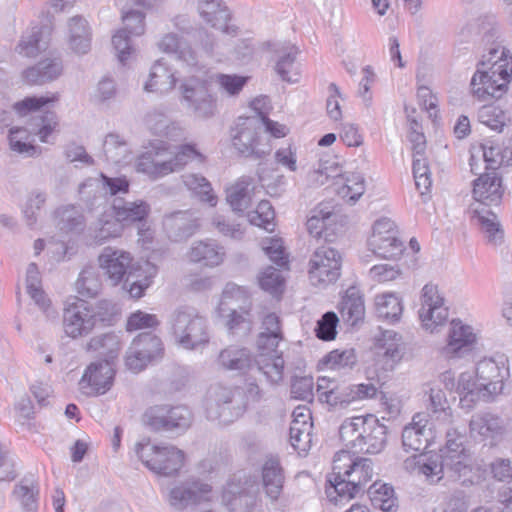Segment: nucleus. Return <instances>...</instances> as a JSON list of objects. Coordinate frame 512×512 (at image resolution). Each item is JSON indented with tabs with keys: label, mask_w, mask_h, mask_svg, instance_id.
Wrapping results in <instances>:
<instances>
[{
	"label": "nucleus",
	"mask_w": 512,
	"mask_h": 512,
	"mask_svg": "<svg viewBox=\"0 0 512 512\" xmlns=\"http://www.w3.org/2000/svg\"><path fill=\"white\" fill-rule=\"evenodd\" d=\"M157 274V267L146 261L140 267L133 277L137 279L132 281L127 290L132 298L139 299L144 295L145 290L152 284L153 278Z\"/></svg>",
	"instance_id": "obj_56"
},
{
	"label": "nucleus",
	"mask_w": 512,
	"mask_h": 512,
	"mask_svg": "<svg viewBox=\"0 0 512 512\" xmlns=\"http://www.w3.org/2000/svg\"><path fill=\"white\" fill-rule=\"evenodd\" d=\"M368 245L374 254L386 259L396 258L403 252L395 223L389 218H381L374 223Z\"/></svg>",
	"instance_id": "obj_17"
},
{
	"label": "nucleus",
	"mask_w": 512,
	"mask_h": 512,
	"mask_svg": "<svg viewBox=\"0 0 512 512\" xmlns=\"http://www.w3.org/2000/svg\"><path fill=\"white\" fill-rule=\"evenodd\" d=\"M473 196L482 207L473 211L472 219L480 226L488 240L497 244L503 238V231L494 212L486 208L498 205L503 196L502 181L497 172H486L474 180Z\"/></svg>",
	"instance_id": "obj_5"
},
{
	"label": "nucleus",
	"mask_w": 512,
	"mask_h": 512,
	"mask_svg": "<svg viewBox=\"0 0 512 512\" xmlns=\"http://www.w3.org/2000/svg\"><path fill=\"white\" fill-rule=\"evenodd\" d=\"M440 461L433 453H415L404 460L403 467L410 473L424 475L430 483H438L444 477Z\"/></svg>",
	"instance_id": "obj_31"
},
{
	"label": "nucleus",
	"mask_w": 512,
	"mask_h": 512,
	"mask_svg": "<svg viewBox=\"0 0 512 512\" xmlns=\"http://www.w3.org/2000/svg\"><path fill=\"white\" fill-rule=\"evenodd\" d=\"M234 392L227 387L216 386L209 391V400L207 402V418L216 421L220 424L226 425L232 422L228 417V408L221 405H227L232 401Z\"/></svg>",
	"instance_id": "obj_38"
},
{
	"label": "nucleus",
	"mask_w": 512,
	"mask_h": 512,
	"mask_svg": "<svg viewBox=\"0 0 512 512\" xmlns=\"http://www.w3.org/2000/svg\"><path fill=\"white\" fill-rule=\"evenodd\" d=\"M157 47L165 54L175 55L191 72H200L202 70L196 53L178 34L171 32L163 35L157 42Z\"/></svg>",
	"instance_id": "obj_25"
},
{
	"label": "nucleus",
	"mask_w": 512,
	"mask_h": 512,
	"mask_svg": "<svg viewBox=\"0 0 512 512\" xmlns=\"http://www.w3.org/2000/svg\"><path fill=\"white\" fill-rule=\"evenodd\" d=\"M512 75H509L507 69L493 71L476 66L470 80V93L472 97L480 102H491L502 98L509 88Z\"/></svg>",
	"instance_id": "obj_12"
},
{
	"label": "nucleus",
	"mask_w": 512,
	"mask_h": 512,
	"mask_svg": "<svg viewBox=\"0 0 512 512\" xmlns=\"http://www.w3.org/2000/svg\"><path fill=\"white\" fill-rule=\"evenodd\" d=\"M168 145L162 141L151 143L150 149L139 155L135 162V170L151 180L163 178L183 169L188 163H202L204 156L193 145H181L169 158Z\"/></svg>",
	"instance_id": "obj_3"
},
{
	"label": "nucleus",
	"mask_w": 512,
	"mask_h": 512,
	"mask_svg": "<svg viewBox=\"0 0 512 512\" xmlns=\"http://www.w3.org/2000/svg\"><path fill=\"white\" fill-rule=\"evenodd\" d=\"M477 336L474 329L461 320L450 323L447 343L441 348V355L446 359H458L470 353L476 344Z\"/></svg>",
	"instance_id": "obj_20"
},
{
	"label": "nucleus",
	"mask_w": 512,
	"mask_h": 512,
	"mask_svg": "<svg viewBox=\"0 0 512 512\" xmlns=\"http://www.w3.org/2000/svg\"><path fill=\"white\" fill-rule=\"evenodd\" d=\"M469 433L476 441L491 442L504 433L503 420L492 413L474 414L469 421Z\"/></svg>",
	"instance_id": "obj_29"
},
{
	"label": "nucleus",
	"mask_w": 512,
	"mask_h": 512,
	"mask_svg": "<svg viewBox=\"0 0 512 512\" xmlns=\"http://www.w3.org/2000/svg\"><path fill=\"white\" fill-rule=\"evenodd\" d=\"M260 287L273 296L280 295L285 286V279L281 272L273 267L263 270L258 276Z\"/></svg>",
	"instance_id": "obj_64"
},
{
	"label": "nucleus",
	"mask_w": 512,
	"mask_h": 512,
	"mask_svg": "<svg viewBox=\"0 0 512 512\" xmlns=\"http://www.w3.org/2000/svg\"><path fill=\"white\" fill-rule=\"evenodd\" d=\"M75 287L80 296L90 298L98 294L101 287V281L94 269H84L80 273L75 283Z\"/></svg>",
	"instance_id": "obj_63"
},
{
	"label": "nucleus",
	"mask_w": 512,
	"mask_h": 512,
	"mask_svg": "<svg viewBox=\"0 0 512 512\" xmlns=\"http://www.w3.org/2000/svg\"><path fill=\"white\" fill-rule=\"evenodd\" d=\"M217 364L224 370L244 371L252 365L251 353L244 347L231 345L220 351Z\"/></svg>",
	"instance_id": "obj_46"
},
{
	"label": "nucleus",
	"mask_w": 512,
	"mask_h": 512,
	"mask_svg": "<svg viewBox=\"0 0 512 512\" xmlns=\"http://www.w3.org/2000/svg\"><path fill=\"white\" fill-rule=\"evenodd\" d=\"M198 10L204 21L215 29L229 35L237 34V27L229 24L230 12L221 0H201Z\"/></svg>",
	"instance_id": "obj_27"
},
{
	"label": "nucleus",
	"mask_w": 512,
	"mask_h": 512,
	"mask_svg": "<svg viewBox=\"0 0 512 512\" xmlns=\"http://www.w3.org/2000/svg\"><path fill=\"white\" fill-rule=\"evenodd\" d=\"M67 44L77 54H87L91 49V31L88 22L80 16H74L67 23Z\"/></svg>",
	"instance_id": "obj_35"
},
{
	"label": "nucleus",
	"mask_w": 512,
	"mask_h": 512,
	"mask_svg": "<svg viewBox=\"0 0 512 512\" xmlns=\"http://www.w3.org/2000/svg\"><path fill=\"white\" fill-rule=\"evenodd\" d=\"M26 292L39 307L46 317L55 319L57 316L56 310L51 306L50 299L42 289L41 274L36 264L31 263L26 269L25 276Z\"/></svg>",
	"instance_id": "obj_34"
},
{
	"label": "nucleus",
	"mask_w": 512,
	"mask_h": 512,
	"mask_svg": "<svg viewBox=\"0 0 512 512\" xmlns=\"http://www.w3.org/2000/svg\"><path fill=\"white\" fill-rule=\"evenodd\" d=\"M482 388L480 381L477 377L474 379V375L472 373H461L457 380L456 392L460 395V403L462 407L470 409L479 400L486 402L490 401V399L486 398Z\"/></svg>",
	"instance_id": "obj_45"
},
{
	"label": "nucleus",
	"mask_w": 512,
	"mask_h": 512,
	"mask_svg": "<svg viewBox=\"0 0 512 512\" xmlns=\"http://www.w3.org/2000/svg\"><path fill=\"white\" fill-rule=\"evenodd\" d=\"M430 405L433 414L437 415V419L441 418L446 424L452 423V409L448 405V401L443 389L436 382L429 384Z\"/></svg>",
	"instance_id": "obj_57"
},
{
	"label": "nucleus",
	"mask_w": 512,
	"mask_h": 512,
	"mask_svg": "<svg viewBox=\"0 0 512 512\" xmlns=\"http://www.w3.org/2000/svg\"><path fill=\"white\" fill-rule=\"evenodd\" d=\"M97 321L94 308L84 301L69 307L64 313V331L71 338H78L90 333Z\"/></svg>",
	"instance_id": "obj_21"
},
{
	"label": "nucleus",
	"mask_w": 512,
	"mask_h": 512,
	"mask_svg": "<svg viewBox=\"0 0 512 512\" xmlns=\"http://www.w3.org/2000/svg\"><path fill=\"white\" fill-rule=\"evenodd\" d=\"M365 190V179L360 173L345 174L337 182H332L325 187L326 192L335 193L350 205L355 204Z\"/></svg>",
	"instance_id": "obj_33"
},
{
	"label": "nucleus",
	"mask_w": 512,
	"mask_h": 512,
	"mask_svg": "<svg viewBox=\"0 0 512 512\" xmlns=\"http://www.w3.org/2000/svg\"><path fill=\"white\" fill-rule=\"evenodd\" d=\"M282 340V331L279 317L270 313L267 314L262 322V331L257 339L258 349H273L277 347Z\"/></svg>",
	"instance_id": "obj_52"
},
{
	"label": "nucleus",
	"mask_w": 512,
	"mask_h": 512,
	"mask_svg": "<svg viewBox=\"0 0 512 512\" xmlns=\"http://www.w3.org/2000/svg\"><path fill=\"white\" fill-rule=\"evenodd\" d=\"M57 117L53 112H46L39 117L30 128L12 127L8 133L10 149L26 157L38 156L41 153L40 147L34 144V135H37L41 142L48 143L49 137L57 127Z\"/></svg>",
	"instance_id": "obj_9"
},
{
	"label": "nucleus",
	"mask_w": 512,
	"mask_h": 512,
	"mask_svg": "<svg viewBox=\"0 0 512 512\" xmlns=\"http://www.w3.org/2000/svg\"><path fill=\"white\" fill-rule=\"evenodd\" d=\"M446 442L438 453L442 473L454 481H466L472 472L471 458L464 447L465 435L455 427H449L445 432Z\"/></svg>",
	"instance_id": "obj_8"
},
{
	"label": "nucleus",
	"mask_w": 512,
	"mask_h": 512,
	"mask_svg": "<svg viewBox=\"0 0 512 512\" xmlns=\"http://www.w3.org/2000/svg\"><path fill=\"white\" fill-rule=\"evenodd\" d=\"M180 78L174 66L165 58L155 60L143 83L146 93L166 95L173 91L178 83L180 101L187 111L199 120H208L218 113L217 96L209 89L205 72L190 71Z\"/></svg>",
	"instance_id": "obj_1"
},
{
	"label": "nucleus",
	"mask_w": 512,
	"mask_h": 512,
	"mask_svg": "<svg viewBox=\"0 0 512 512\" xmlns=\"http://www.w3.org/2000/svg\"><path fill=\"white\" fill-rule=\"evenodd\" d=\"M477 66L493 71V73L507 69L508 74L512 75V55L501 42H493L487 52L482 55Z\"/></svg>",
	"instance_id": "obj_44"
},
{
	"label": "nucleus",
	"mask_w": 512,
	"mask_h": 512,
	"mask_svg": "<svg viewBox=\"0 0 512 512\" xmlns=\"http://www.w3.org/2000/svg\"><path fill=\"white\" fill-rule=\"evenodd\" d=\"M375 305L377 315L385 320L397 321L402 314V303L393 293H384L376 296Z\"/></svg>",
	"instance_id": "obj_59"
},
{
	"label": "nucleus",
	"mask_w": 512,
	"mask_h": 512,
	"mask_svg": "<svg viewBox=\"0 0 512 512\" xmlns=\"http://www.w3.org/2000/svg\"><path fill=\"white\" fill-rule=\"evenodd\" d=\"M373 476V463L369 458L358 457L341 449L332 461V473L327 476L325 494L334 505H344L359 493Z\"/></svg>",
	"instance_id": "obj_2"
},
{
	"label": "nucleus",
	"mask_w": 512,
	"mask_h": 512,
	"mask_svg": "<svg viewBox=\"0 0 512 512\" xmlns=\"http://www.w3.org/2000/svg\"><path fill=\"white\" fill-rule=\"evenodd\" d=\"M432 440L431 427L427 415L417 413L412 422L402 431V445L406 451L421 452L425 450Z\"/></svg>",
	"instance_id": "obj_23"
},
{
	"label": "nucleus",
	"mask_w": 512,
	"mask_h": 512,
	"mask_svg": "<svg viewBox=\"0 0 512 512\" xmlns=\"http://www.w3.org/2000/svg\"><path fill=\"white\" fill-rule=\"evenodd\" d=\"M248 79L249 77L247 76L219 73L215 75L214 82L222 94L229 97H235L243 90Z\"/></svg>",
	"instance_id": "obj_62"
},
{
	"label": "nucleus",
	"mask_w": 512,
	"mask_h": 512,
	"mask_svg": "<svg viewBox=\"0 0 512 512\" xmlns=\"http://www.w3.org/2000/svg\"><path fill=\"white\" fill-rule=\"evenodd\" d=\"M54 218L56 227L64 234H78L86 226L81 208L72 204L58 207Z\"/></svg>",
	"instance_id": "obj_40"
},
{
	"label": "nucleus",
	"mask_w": 512,
	"mask_h": 512,
	"mask_svg": "<svg viewBox=\"0 0 512 512\" xmlns=\"http://www.w3.org/2000/svg\"><path fill=\"white\" fill-rule=\"evenodd\" d=\"M339 436L346 450L353 454H377L387 441V427L374 415L346 419L339 428Z\"/></svg>",
	"instance_id": "obj_4"
},
{
	"label": "nucleus",
	"mask_w": 512,
	"mask_h": 512,
	"mask_svg": "<svg viewBox=\"0 0 512 512\" xmlns=\"http://www.w3.org/2000/svg\"><path fill=\"white\" fill-rule=\"evenodd\" d=\"M106 160L122 165L129 161L131 150L126 140L117 133H109L103 142Z\"/></svg>",
	"instance_id": "obj_51"
},
{
	"label": "nucleus",
	"mask_w": 512,
	"mask_h": 512,
	"mask_svg": "<svg viewBox=\"0 0 512 512\" xmlns=\"http://www.w3.org/2000/svg\"><path fill=\"white\" fill-rule=\"evenodd\" d=\"M130 36L125 29H118L112 36L116 58L123 66L137 57V48L132 44Z\"/></svg>",
	"instance_id": "obj_58"
},
{
	"label": "nucleus",
	"mask_w": 512,
	"mask_h": 512,
	"mask_svg": "<svg viewBox=\"0 0 512 512\" xmlns=\"http://www.w3.org/2000/svg\"><path fill=\"white\" fill-rule=\"evenodd\" d=\"M63 71L59 57H49L23 72V79L29 84H43L58 78Z\"/></svg>",
	"instance_id": "obj_39"
},
{
	"label": "nucleus",
	"mask_w": 512,
	"mask_h": 512,
	"mask_svg": "<svg viewBox=\"0 0 512 512\" xmlns=\"http://www.w3.org/2000/svg\"><path fill=\"white\" fill-rule=\"evenodd\" d=\"M448 309L444 305V298L440 295L438 287L426 284L422 289L419 318L425 329L433 332L438 326L446 322Z\"/></svg>",
	"instance_id": "obj_19"
},
{
	"label": "nucleus",
	"mask_w": 512,
	"mask_h": 512,
	"mask_svg": "<svg viewBox=\"0 0 512 512\" xmlns=\"http://www.w3.org/2000/svg\"><path fill=\"white\" fill-rule=\"evenodd\" d=\"M130 182L126 176L108 177L101 173L99 178H89L79 186V195L89 210L106 202L105 194L116 196L129 192Z\"/></svg>",
	"instance_id": "obj_14"
},
{
	"label": "nucleus",
	"mask_w": 512,
	"mask_h": 512,
	"mask_svg": "<svg viewBox=\"0 0 512 512\" xmlns=\"http://www.w3.org/2000/svg\"><path fill=\"white\" fill-rule=\"evenodd\" d=\"M124 228L111 208L104 210L89 227V237L97 245L122 236Z\"/></svg>",
	"instance_id": "obj_32"
},
{
	"label": "nucleus",
	"mask_w": 512,
	"mask_h": 512,
	"mask_svg": "<svg viewBox=\"0 0 512 512\" xmlns=\"http://www.w3.org/2000/svg\"><path fill=\"white\" fill-rule=\"evenodd\" d=\"M263 487L267 497L277 500L282 492L284 477L278 460L268 459L262 468Z\"/></svg>",
	"instance_id": "obj_49"
},
{
	"label": "nucleus",
	"mask_w": 512,
	"mask_h": 512,
	"mask_svg": "<svg viewBox=\"0 0 512 512\" xmlns=\"http://www.w3.org/2000/svg\"><path fill=\"white\" fill-rule=\"evenodd\" d=\"M115 368L109 360L91 363L85 370L80 386L82 389L89 388L90 392L104 394L108 391L114 380Z\"/></svg>",
	"instance_id": "obj_22"
},
{
	"label": "nucleus",
	"mask_w": 512,
	"mask_h": 512,
	"mask_svg": "<svg viewBox=\"0 0 512 512\" xmlns=\"http://www.w3.org/2000/svg\"><path fill=\"white\" fill-rule=\"evenodd\" d=\"M143 423L154 431L183 433L192 423V414L185 406H153L145 411Z\"/></svg>",
	"instance_id": "obj_13"
},
{
	"label": "nucleus",
	"mask_w": 512,
	"mask_h": 512,
	"mask_svg": "<svg viewBox=\"0 0 512 512\" xmlns=\"http://www.w3.org/2000/svg\"><path fill=\"white\" fill-rule=\"evenodd\" d=\"M478 121L490 129L502 132L508 120L506 113L494 105H484L477 113Z\"/></svg>",
	"instance_id": "obj_61"
},
{
	"label": "nucleus",
	"mask_w": 512,
	"mask_h": 512,
	"mask_svg": "<svg viewBox=\"0 0 512 512\" xmlns=\"http://www.w3.org/2000/svg\"><path fill=\"white\" fill-rule=\"evenodd\" d=\"M99 267L113 285H118L125 275L133 278L141 265L134 262L130 252L115 247H105L98 257Z\"/></svg>",
	"instance_id": "obj_16"
},
{
	"label": "nucleus",
	"mask_w": 512,
	"mask_h": 512,
	"mask_svg": "<svg viewBox=\"0 0 512 512\" xmlns=\"http://www.w3.org/2000/svg\"><path fill=\"white\" fill-rule=\"evenodd\" d=\"M349 222L348 216L339 212H322V235L325 241L333 242L341 235Z\"/></svg>",
	"instance_id": "obj_60"
},
{
	"label": "nucleus",
	"mask_w": 512,
	"mask_h": 512,
	"mask_svg": "<svg viewBox=\"0 0 512 512\" xmlns=\"http://www.w3.org/2000/svg\"><path fill=\"white\" fill-rule=\"evenodd\" d=\"M170 331L175 343L186 350H197L209 343L207 320L195 308L177 309L170 318Z\"/></svg>",
	"instance_id": "obj_6"
},
{
	"label": "nucleus",
	"mask_w": 512,
	"mask_h": 512,
	"mask_svg": "<svg viewBox=\"0 0 512 512\" xmlns=\"http://www.w3.org/2000/svg\"><path fill=\"white\" fill-rule=\"evenodd\" d=\"M297 50L293 46L286 47L278 52L274 70L285 82L295 83L299 80L300 68L296 62Z\"/></svg>",
	"instance_id": "obj_47"
},
{
	"label": "nucleus",
	"mask_w": 512,
	"mask_h": 512,
	"mask_svg": "<svg viewBox=\"0 0 512 512\" xmlns=\"http://www.w3.org/2000/svg\"><path fill=\"white\" fill-rule=\"evenodd\" d=\"M340 313L343 320L352 326L364 319V299L358 287L347 288L340 303Z\"/></svg>",
	"instance_id": "obj_42"
},
{
	"label": "nucleus",
	"mask_w": 512,
	"mask_h": 512,
	"mask_svg": "<svg viewBox=\"0 0 512 512\" xmlns=\"http://www.w3.org/2000/svg\"><path fill=\"white\" fill-rule=\"evenodd\" d=\"M475 376L482 385L486 398L493 400L503 391L504 382L510 377L509 361L504 354L483 358L477 362Z\"/></svg>",
	"instance_id": "obj_15"
},
{
	"label": "nucleus",
	"mask_w": 512,
	"mask_h": 512,
	"mask_svg": "<svg viewBox=\"0 0 512 512\" xmlns=\"http://www.w3.org/2000/svg\"><path fill=\"white\" fill-rule=\"evenodd\" d=\"M187 257L193 263L215 268L224 262L226 251L216 240L206 239L193 242L187 252Z\"/></svg>",
	"instance_id": "obj_26"
},
{
	"label": "nucleus",
	"mask_w": 512,
	"mask_h": 512,
	"mask_svg": "<svg viewBox=\"0 0 512 512\" xmlns=\"http://www.w3.org/2000/svg\"><path fill=\"white\" fill-rule=\"evenodd\" d=\"M163 225L169 237L176 241L190 237L198 227L196 219L188 211H177L165 216Z\"/></svg>",
	"instance_id": "obj_43"
},
{
	"label": "nucleus",
	"mask_w": 512,
	"mask_h": 512,
	"mask_svg": "<svg viewBox=\"0 0 512 512\" xmlns=\"http://www.w3.org/2000/svg\"><path fill=\"white\" fill-rule=\"evenodd\" d=\"M183 183L188 190L193 192L203 202L214 207L217 204V197L212 191L210 182L203 176L197 174H186L182 176Z\"/></svg>",
	"instance_id": "obj_55"
},
{
	"label": "nucleus",
	"mask_w": 512,
	"mask_h": 512,
	"mask_svg": "<svg viewBox=\"0 0 512 512\" xmlns=\"http://www.w3.org/2000/svg\"><path fill=\"white\" fill-rule=\"evenodd\" d=\"M212 498V487L201 480H187L170 488L168 502L176 510H184Z\"/></svg>",
	"instance_id": "obj_18"
},
{
	"label": "nucleus",
	"mask_w": 512,
	"mask_h": 512,
	"mask_svg": "<svg viewBox=\"0 0 512 512\" xmlns=\"http://www.w3.org/2000/svg\"><path fill=\"white\" fill-rule=\"evenodd\" d=\"M246 485L247 482L233 478L224 488L222 500L231 512H249L255 505L256 497Z\"/></svg>",
	"instance_id": "obj_30"
},
{
	"label": "nucleus",
	"mask_w": 512,
	"mask_h": 512,
	"mask_svg": "<svg viewBox=\"0 0 512 512\" xmlns=\"http://www.w3.org/2000/svg\"><path fill=\"white\" fill-rule=\"evenodd\" d=\"M111 209L124 229L134 224L145 226L146 219L151 212L150 204L142 199L134 201L115 199Z\"/></svg>",
	"instance_id": "obj_28"
},
{
	"label": "nucleus",
	"mask_w": 512,
	"mask_h": 512,
	"mask_svg": "<svg viewBox=\"0 0 512 512\" xmlns=\"http://www.w3.org/2000/svg\"><path fill=\"white\" fill-rule=\"evenodd\" d=\"M342 256L332 247L322 246V284L335 283L341 276Z\"/></svg>",
	"instance_id": "obj_53"
},
{
	"label": "nucleus",
	"mask_w": 512,
	"mask_h": 512,
	"mask_svg": "<svg viewBox=\"0 0 512 512\" xmlns=\"http://www.w3.org/2000/svg\"><path fill=\"white\" fill-rule=\"evenodd\" d=\"M135 452L141 462L153 473L163 476L177 474L185 464V453L168 443H152L143 439L135 446Z\"/></svg>",
	"instance_id": "obj_7"
},
{
	"label": "nucleus",
	"mask_w": 512,
	"mask_h": 512,
	"mask_svg": "<svg viewBox=\"0 0 512 512\" xmlns=\"http://www.w3.org/2000/svg\"><path fill=\"white\" fill-rule=\"evenodd\" d=\"M253 179L242 176L226 189V200L235 212H243L252 203Z\"/></svg>",
	"instance_id": "obj_41"
},
{
	"label": "nucleus",
	"mask_w": 512,
	"mask_h": 512,
	"mask_svg": "<svg viewBox=\"0 0 512 512\" xmlns=\"http://www.w3.org/2000/svg\"><path fill=\"white\" fill-rule=\"evenodd\" d=\"M250 306L248 290L230 282L223 289L217 312L219 317L225 321L229 330H234L240 326L250 329Z\"/></svg>",
	"instance_id": "obj_10"
},
{
	"label": "nucleus",
	"mask_w": 512,
	"mask_h": 512,
	"mask_svg": "<svg viewBox=\"0 0 512 512\" xmlns=\"http://www.w3.org/2000/svg\"><path fill=\"white\" fill-rule=\"evenodd\" d=\"M372 505L384 512H392L397 507L394 489L387 484L374 483L368 489Z\"/></svg>",
	"instance_id": "obj_54"
},
{
	"label": "nucleus",
	"mask_w": 512,
	"mask_h": 512,
	"mask_svg": "<svg viewBox=\"0 0 512 512\" xmlns=\"http://www.w3.org/2000/svg\"><path fill=\"white\" fill-rule=\"evenodd\" d=\"M88 351L97 353L100 356H104L112 362L113 359L117 358L121 348L122 341L119 334L110 332L92 337L86 346Z\"/></svg>",
	"instance_id": "obj_48"
},
{
	"label": "nucleus",
	"mask_w": 512,
	"mask_h": 512,
	"mask_svg": "<svg viewBox=\"0 0 512 512\" xmlns=\"http://www.w3.org/2000/svg\"><path fill=\"white\" fill-rule=\"evenodd\" d=\"M312 428L313 422L309 409L297 407L293 412L290 425V443L299 455H305L311 448Z\"/></svg>",
	"instance_id": "obj_24"
},
{
	"label": "nucleus",
	"mask_w": 512,
	"mask_h": 512,
	"mask_svg": "<svg viewBox=\"0 0 512 512\" xmlns=\"http://www.w3.org/2000/svg\"><path fill=\"white\" fill-rule=\"evenodd\" d=\"M118 94L117 84L112 77H102L93 87L89 101L100 109H108Z\"/></svg>",
	"instance_id": "obj_50"
},
{
	"label": "nucleus",
	"mask_w": 512,
	"mask_h": 512,
	"mask_svg": "<svg viewBox=\"0 0 512 512\" xmlns=\"http://www.w3.org/2000/svg\"><path fill=\"white\" fill-rule=\"evenodd\" d=\"M232 144L244 156L261 158L270 153V137L261 131V123L256 117H239L232 129Z\"/></svg>",
	"instance_id": "obj_11"
},
{
	"label": "nucleus",
	"mask_w": 512,
	"mask_h": 512,
	"mask_svg": "<svg viewBox=\"0 0 512 512\" xmlns=\"http://www.w3.org/2000/svg\"><path fill=\"white\" fill-rule=\"evenodd\" d=\"M276 348L258 349V355L255 359L258 370L272 384L281 382L284 372V359Z\"/></svg>",
	"instance_id": "obj_37"
},
{
	"label": "nucleus",
	"mask_w": 512,
	"mask_h": 512,
	"mask_svg": "<svg viewBox=\"0 0 512 512\" xmlns=\"http://www.w3.org/2000/svg\"><path fill=\"white\" fill-rule=\"evenodd\" d=\"M50 42V33L47 29L34 26L21 36L16 52L27 58H35L45 51Z\"/></svg>",
	"instance_id": "obj_36"
}]
</instances>
